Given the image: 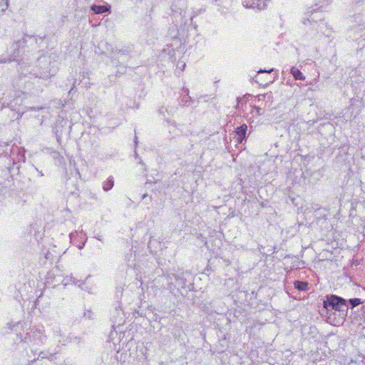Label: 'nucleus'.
I'll list each match as a JSON object with an SVG mask.
<instances>
[{"label":"nucleus","instance_id":"1","mask_svg":"<svg viewBox=\"0 0 365 365\" xmlns=\"http://www.w3.org/2000/svg\"><path fill=\"white\" fill-rule=\"evenodd\" d=\"M323 305L327 310L331 309L339 312L344 311L346 307L345 299L335 295L328 297L327 299L324 301Z\"/></svg>","mask_w":365,"mask_h":365},{"label":"nucleus","instance_id":"2","mask_svg":"<svg viewBox=\"0 0 365 365\" xmlns=\"http://www.w3.org/2000/svg\"><path fill=\"white\" fill-rule=\"evenodd\" d=\"M247 130V126L246 124H242V125L236 128L235 133L238 136L237 141L239 143H241L244 138H245Z\"/></svg>","mask_w":365,"mask_h":365},{"label":"nucleus","instance_id":"3","mask_svg":"<svg viewBox=\"0 0 365 365\" xmlns=\"http://www.w3.org/2000/svg\"><path fill=\"white\" fill-rule=\"evenodd\" d=\"M290 72L296 80L304 81L305 79V76L303 75V73L295 67H292L290 70Z\"/></svg>","mask_w":365,"mask_h":365},{"label":"nucleus","instance_id":"4","mask_svg":"<svg viewBox=\"0 0 365 365\" xmlns=\"http://www.w3.org/2000/svg\"><path fill=\"white\" fill-rule=\"evenodd\" d=\"M267 6V0H257L256 2L253 1V8L257 9L258 10H264Z\"/></svg>","mask_w":365,"mask_h":365},{"label":"nucleus","instance_id":"5","mask_svg":"<svg viewBox=\"0 0 365 365\" xmlns=\"http://www.w3.org/2000/svg\"><path fill=\"white\" fill-rule=\"evenodd\" d=\"M188 93V89L186 88H184L182 90L181 102L183 103L184 106L187 105V103L191 101V98L189 96Z\"/></svg>","mask_w":365,"mask_h":365},{"label":"nucleus","instance_id":"6","mask_svg":"<svg viewBox=\"0 0 365 365\" xmlns=\"http://www.w3.org/2000/svg\"><path fill=\"white\" fill-rule=\"evenodd\" d=\"M91 10L95 12V14H103L105 12L108 11V8L106 6H97V5H93L91 6Z\"/></svg>","mask_w":365,"mask_h":365},{"label":"nucleus","instance_id":"7","mask_svg":"<svg viewBox=\"0 0 365 365\" xmlns=\"http://www.w3.org/2000/svg\"><path fill=\"white\" fill-rule=\"evenodd\" d=\"M294 288L299 291H306L308 289V283L305 282L296 281L294 283Z\"/></svg>","mask_w":365,"mask_h":365},{"label":"nucleus","instance_id":"8","mask_svg":"<svg viewBox=\"0 0 365 365\" xmlns=\"http://www.w3.org/2000/svg\"><path fill=\"white\" fill-rule=\"evenodd\" d=\"M114 185V180L112 177H110L107 181L103 183V189L104 191H108L113 188Z\"/></svg>","mask_w":365,"mask_h":365},{"label":"nucleus","instance_id":"9","mask_svg":"<svg viewBox=\"0 0 365 365\" xmlns=\"http://www.w3.org/2000/svg\"><path fill=\"white\" fill-rule=\"evenodd\" d=\"M349 303L351 305V308H353V307H355L359 305L361 303V302L360 299L354 298V299H349Z\"/></svg>","mask_w":365,"mask_h":365},{"label":"nucleus","instance_id":"10","mask_svg":"<svg viewBox=\"0 0 365 365\" xmlns=\"http://www.w3.org/2000/svg\"><path fill=\"white\" fill-rule=\"evenodd\" d=\"M243 6L247 9H252L253 8V1L251 2L250 0H244L242 2Z\"/></svg>","mask_w":365,"mask_h":365},{"label":"nucleus","instance_id":"11","mask_svg":"<svg viewBox=\"0 0 365 365\" xmlns=\"http://www.w3.org/2000/svg\"><path fill=\"white\" fill-rule=\"evenodd\" d=\"M15 61V58H12V57H9V58H2V59H0V63H9V62H11V61Z\"/></svg>","mask_w":365,"mask_h":365},{"label":"nucleus","instance_id":"12","mask_svg":"<svg viewBox=\"0 0 365 365\" xmlns=\"http://www.w3.org/2000/svg\"><path fill=\"white\" fill-rule=\"evenodd\" d=\"M273 71V68H270L269 70H259L258 71V74H260V73H270L271 72Z\"/></svg>","mask_w":365,"mask_h":365},{"label":"nucleus","instance_id":"13","mask_svg":"<svg viewBox=\"0 0 365 365\" xmlns=\"http://www.w3.org/2000/svg\"><path fill=\"white\" fill-rule=\"evenodd\" d=\"M256 82H257L259 84H260L262 86H267V84H269V83H271L272 81L269 80V81H267L265 83H262V82H259V80L256 79Z\"/></svg>","mask_w":365,"mask_h":365},{"label":"nucleus","instance_id":"14","mask_svg":"<svg viewBox=\"0 0 365 365\" xmlns=\"http://www.w3.org/2000/svg\"><path fill=\"white\" fill-rule=\"evenodd\" d=\"M76 235H77V233H76V232H71V233L70 234V238H71V240H73L74 239V237H76Z\"/></svg>","mask_w":365,"mask_h":365},{"label":"nucleus","instance_id":"15","mask_svg":"<svg viewBox=\"0 0 365 365\" xmlns=\"http://www.w3.org/2000/svg\"><path fill=\"white\" fill-rule=\"evenodd\" d=\"M49 77H50V75L46 74V73L41 74V78H49Z\"/></svg>","mask_w":365,"mask_h":365},{"label":"nucleus","instance_id":"16","mask_svg":"<svg viewBox=\"0 0 365 365\" xmlns=\"http://www.w3.org/2000/svg\"><path fill=\"white\" fill-rule=\"evenodd\" d=\"M254 109L257 111V114H258V115H259V114H260V113H259V112H260V108H259L255 106V107H254Z\"/></svg>","mask_w":365,"mask_h":365},{"label":"nucleus","instance_id":"17","mask_svg":"<svg viewBox=\"0 0 365 365\" xmlns=\"http://www.w3.org/2000/svg\"><path fill=\"white\" fill-rule=\"evenodd\" d=\"M84 245H85V242H83L81 245H78V249H80V250L83 249L84 247Z\"/></svg>","mask_w":365,"mask_h":365},{"label":"nucleus","instance_id":"18","mask_svg":"<svg viewBox=\"0 0 365 365\" xmlns=\"http://www.w3.org/2000/svg\"><path fill=\"white\" fill-rule=\"evenodd\" d=\"M56 138H57V140H58V142H60V140H61V137H60L58 135H57V134H56Z\"/></svg>","mask_w":365,"mask_h":365},{"label":"nucleus","instance_id":"19","mask_svg":"<svg viewBox=\"0 0 365 365\" xmlns=\"http://www.w3.org/2000/svg\"><path fill=\"white\" fill-rule=\"evenodd\" d=\"M147 195L146 194H144L142 197L143 199H144L145 197H146Z\"/></svg>","mask_w":365,"mask_h":365},{"label":"nucleus","instance_id":"20","mask_svg":"<svg viewBox=\"0 0 365 365\" xmlns=\"http://www.w3.org/2000/svg\"><path fill=\"white\" fill-rule=\"evenodd\" d=\"M135 144L138 143V142H137V137H135Z\"/></svg>","mask_w":365,"mask_h":365}]
</instances>
